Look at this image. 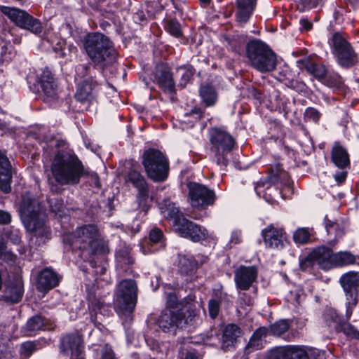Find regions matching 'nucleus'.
Returning a JSON list of instances; mask_svg holds the SVG:
<instances>
[{
	"label": "nucleus",
	"mask_w": 359,
	"mask_h": 359,
	"mask_svg": "<svg viewBox=\"0 0 359 359\" xmlns=\"http://www.w3.org/2000/svg\"><path fill=\"white\" fill-rule=\"evenodd\" d=\"M311 257L316 264L323 270H330L334 267V254L332 250L325 247H319L311 252Z\"/></svg>",
	"instance_id": "6ab92c4d"
},
{
	"label": "nucleus",
	"mask_w": 359,
	"mask_h": 359,
	"mask_svg": "<svg viewBox=\"0 0 359 359\" xmlns=\"http://www.w3.org/2000/svg\"><path fill=\"white\" fill-rule=\"evenodd\" d=\"M175 230L181 236L189 238L194 242H200L208 237V231L205 229L187 219L177 220Z\"/></svg>",
	"instance_id": "2eb2a0df"
},
{
	"label": "nucleus",
	"mask_w": 359,
	"mask_h": 359,
	"mask_svg": "<svg viewBox=\"0 0 359 359\" xmlns=\"http://www.w3.org/2000/svg\"><path fill=\"white\" fill-rule=\"evenodd\" d=\"M267 334L268 330L266 327H262L255 330L245 346V351L250 353L253 350L262 348L264 344V338Z\"/></svg>",
	"instance_id": "7c9ffc66"
},
{
	"label": "nucleus",
	"mask_w": 359,
	"mask_h": 359,
	"mask_svg": "<svg viewBox=\"0 0 359 359\" xmlns=\"http://www.w3.org/2000/svg\"><path fill=\"white\" fill-rule=\"evenodd\" d=\"M11 220V216L8 212L0 210V224H8Z\"/></svg>",
	"instance_id": "0e129e2a"
},
{
	"label": "nucleus",
	"mask_w": 359,
	"mask_h": 359,
	"mask_svg": "<svg viewBox=\"0 0 359 359\" xmlns=\"http://www.w3.org/2000/svg\"><path fill=\"white\" fill-rule=\"evenodd\" d=\"M267 359H288L285 346L276 347L271 349Z\"/></svg>",
	"instance_id": "8fccbe9b"
},
{
	"label": "nucleus",
	"mask_w": 359,
	"mask_h": 359,
	"mask_svg": "<svg viewBox=\"0 0 359 359\" xmlns=\"http://www.w3.org/2000/svg\"><path fill=\"white\" fill-rule=\"evenodd\" d=\"M42 97L46 102L51 103L57 99L60 89L52 72L44 69L39 77Z\"/></svg>",
	"instance_id": "4468645a"
},
{
	"label": "nucleus",
	"mask_w": 359,
	"mask_h": 359,
	"mask_svg": "<svg viewBox=\"0 0 359 359\" xmlns=\"http://www.w3.org/2000/svg\"><path fill=\"white\" fill-rule=\"evenodd\" d=\"M279 183L281 186L283 185L289 187L290 185L287 174L281 168L280 165L277 164L271 168L269 175L266 178L261 180L257 182L255 189L257 195L259 196L262 192L260 188L266 187V189H268L272 185H274L277 186L276 189H280L281 187H278Z\"/></svg>",
	"instance_id": "f8f14e48"
},
{
	"label": "nucleus",
	"mask_w": 359,
	"mask_h": 359,
	"mask_svg": "<svg viewBox=\"0 0 359 359\" xmlns=\"http://www.w3.org/2000/svg\"><path fill=\"white\" fill-rule=\"evenodd\" d=\"M55 182L60 185H74L85 173L82 162L72 151L62 149L57 151L50 166Z\"/></svg>",
	"instance_id": "f257e3e1"
},
{
	"label": "nucleus",
	"mask_w": 359,
	"mask_h": 359,
	"mask_svg": "<svg viewBox=\"0 0 359 359\" xmlns=\"http://www.w3.org/2000/svg\"><path fill=\"white\" fill-rule=\"evenodd\" d=\"M189 304H194L196 303L194 301H187L184 300L183 302H179L175 292L169 293L166 297V307L165 309H169L172 310H178L179 313H185L188 315V313L186 311V309H184L185 306H187Z\"/></svg>",
	"instance_id": "e433bc0d"
},
{
	"label": "nucleus",
	"mask_w": 359,
	"mask_h": 359,
	"mask_svg": "<svg viewBox=\"0 0 359 359\" xmlns=\"http://www.w3.org/2000/svg\"><path fill=\"white\" fill-rule=\"evenodd\" d=\"M190 203L195 208H203L214 203L215 192L207 187L196 182L188 185Z\"/></svg>",
	"instance_id": "9b49d317"
},
{
	"label": "nucleus",
	"mask_w": 359,
	"mask_h": 359,
	"mask_svg": "<svg viewBox=\"0 0 359 359\" xmlns=\"http://www.w3.org/2000/svg\"><path fill=\"white\" fill-rule=\"evenodd\" d=\"M312 229L306 227L298 228L293 233V241L297 244H306L311 238Z\"/></svg>",
	"instance_id": "a19ab883"
},
{
	"label": "nucleus",
	"mask_w": 359,
	"mask_h": 359,
	"mask_svg": "<svg viewBox=\"0 0 359 359\" xmlns=\"http://www.w3.org/2000/svg\"><path fill=\"white\" fill-rule=\"evenodd\" d=\"M138 287L135 280L123 279L116 285L114 294L115 309L123 323H130L132 313L135 310L137 300Z\"/></svg>",
	"instance_id": "20e7f679"
},
{
	"label": "nucleus",
	"mask_w": 359,
	"mask_h": 359,
	"mask_svg": "<svg viewBox=\"0 0 359 359\" xmlns=\"http://www.w3.org/2000/svg\"><path fill=\"white\" fill-rule=\"evenodd\" d=\"M289 327L290 323L288 320H279L267 328L268 334L279 337L286 332L289 330Z\"/></svg>",
	"instance_id": "79ce46f5"
},
{
	"label": "nucleus",
	"mask_w": 359,
	"mask_h": 359,
	"mask_svg": "<svg viewBox=\"0 0 359 359\" xmlns=\"http://www.w3.org/2000/svg\"><path fill=\"white\" fill-rule=\"evenodd\" d=\"M207 257L198 255L194 258L189 255H180L178 261V268L180 272L186 276H191L196 269L198 264H202L206 262Z\"/></svg>",
	"instance_id": "412c9836"
},
{
	"label": "nucleus",
	"mask_w": 359,
	"mask_h": 359,
	"mask_svg": "<svg viewBox=\"0 0 359 359\" xmlns=\"http://www.w3.org/2000/svg\"><path fill=\"white\" fill-rule=\"evenodd\" d=\"M178 73L180 74L182 78V82L180 85L184 86L190 80L193 75V72L191 69L180 67L178 69Z\"/></svg>",
	"instance_id": "864d4df0"
},
{
	"label": "nucleus",
	"mask_w": 359,
	"mask_h": 359,
	"mask_svg": "<svg viewBox=\"0 0 359 359\" xmlns=\"http://www.w3.org/2000/svg\"><path fill=\"white\" fill-rule=\"evenodd\" d=\"M22 295V291L20 287L16 288L15 290V292L13 294H11L9 297H7L8 299H9L13 302H18L19 300L21 299Z\"/></svg>",
	"instance_id": "e2e57ef3"
},
{
	"label": "nucleus",
	"mask_w": 359,
	"mask_h": 359,
	"mask_svg": "<svg viewBox=\"0 0 359 359\" xmlns=\"http://www.w3.org/2000/svg\"><path fill=\"white\" fill-rule=\"evenodd\" d=\"M100 359H116L114 353L109 346H105L102 348Z\"/></svg>",
	"instance_id": "bf43d9fd"
},
{
	"label": "nucleus",
	"mask_w": 359,
	"mask_h": 359,
	"mask_svg": "<svg viewBox=\"0 0 359 359\" xmlns=\"http://www.w3.org/2000/svg\"><path fill=\"white\" fill-rule=\"evenodd\" d=\"M83 341L79 334H69L62 340L61 350L64 354L70 355V359L83 354Z\"/></svg>",
	"instance_id": "f3484780"
},
{
	"label": "nucleus",
	"mask_w": 359,
	"mask_h": 359,
	"mask_svg": "<svg viewBox=\"0 0 359 359\" xmlns=\"http://www.w3.org/2000/svg\"><path fill=\"white\" fill-rule=\"evenodd\" d=\"M165 29L170 34L175 37H179L182 35L180 24L176 20H168Z\"/></svg>",
	"instance_id": "de8ad7c7"
},
{
	"label": "nucleus",
	"mask_w": 359,
	"mask_h": 359,
	"mask_svg": "<svg viewBox=\"0 0 359 359\" xmlns=\"http://www.w3.org/2000/svg\"><path fill=\"white\" fill-rule=\"evenodd\" d=\"M288 359H309L306 352L302 348L294 346H285Z\"/></svg>",
	"instance_id": "c03bdc74"
},
{
	"label": "nucleus",
	"mask_w": 359,
	"mask_h": 359,
	"mask_svg": "<svg viewBox=\"0 0 359 359\" xmlns=\"http://www.w3.org/2000/svg\"><path fill=\"white\" fill-rule=\"evenodd\" d=\"M26 327L27 331L29 332V334L32 335L39 330H51L53 326L46 322L41 316H36L27 321Z\"/></svg>",
	"instance_id": "72a5a7b5"
},
{
	"label": "nucleus",
	"mask_w": 359,
	"mask_h": 359,
	"mask_svg": "<svg viewBox=\"0 0 359 359\" xmlns=\"http://www.w3.org/2000/svg\"><path fill=\"white\" fill-rule=\"evenodd\" d=\"M338 64L343 67H350L358 62V54L351 46L335 55Z\"/></svg>",
	"instance_id": "473e14b6"
},
{
	"label": "nucleus",
	"mask_w": 359,
	"mask_h": 359,
	"mask_svg": "<svg viewBox=\"0 0 359 359\" xmlns=\"http://www.w3.org/2000/svg\"><path fill=\"white\" fill-rule=\"evenodd\" d=\"M200 95L207 106L213 105L217 100V94L212 86H202L200 90Z\"/></svg>",
	"instance_id": "ea45409f"
},
{
	"label": "nucleus",
	"mask_w": 359,
	"mask_h": 359,
	"mask_svg": "<svg viewBox=\"0 0 359 359\" xmlns=\"http://www.w3.org/2000/svg\"><path fill=\"white\" fill-rule=\"evenodd\" d=\"M208 309L211 318H215L217 316L219 311V302L216 299L210 300L208 303Z\"/></svg>",
	"instance_id": "5fc2aeb1"
},
{
	"label": "nucleus",
	"mask_w": 359,
	"mask_h": 359,
	"mask_svg": "<svg viewBox=\"0 0 359 359\" xmlns=\"http://www.w3.org/2000/svg\"><path fill=\"white\" fill-rule=\"evenodd\" d=\"M357 263V258L350 252H340L334 254V267Z\"/></svg>",
	"instance_id": "58836bf2"
},
{
	"label": "nucleus",
	"mask_w": 359,
	"mask_h": 359,
	"mask_svg": "<svg viewBox=\"0 0 359 359\" xmlns=\"http://www.w3.org/2000/svg\"><path fill=\"white\" fill-rule=\"evenodd\" d=\"M142 165L147 177L154 182L164 181L168 175V161L158 149L145 150L142 154Z\"/></svg>",
	"instance_id": "0eeeda50"
},
{
	"label": "nucleus",
	"mask_w": 359,
	"mask_h": 359,
	"mask_svg": "<svg viewBox=\"0 0 359 359\" xmlns=\"http://www.w3.org/2000/svg\"><path fill=\"white\" fill-rule=\"evenodd\" d=\"M338 64L343 67H350L358 62V54L351 46L335 55Z\"/></svg>",
	"instance_id": "2f4dec72"
},
{
	"label": "nucleus",
	"mask_w": 359,
	"mask_h": 359,
	"mask_svg": "<svg viewBox=\"0 0 359 359\" xmlns=\"http://www.w3.org/2000/svg\"><path fill=\"white\" fill-rule=\"evenodd\" d=\"M19 212L27 231L38 238H50V230L45 223V212L41 203L29 193L22 196Z\"/></svg>",
	"instance_id": "f03ea898"
},
{
	"label": "nucleus",
	"mask_w": 359,
	"mask_h": 359,
	"mask_svg": "<svg viewBox=\"0 0 359 359\" xmlns=\"http://www.w3.org/2000/svg\"><path fill=\"white\" fill-rule=\"evenodd\" d=\"M237 3V21L243 24L248 22L252 14L255 6L256 0H236Z\"/></svg>",
	"instance_id": "cd10ccee"
},
{
	"label": "nucleus",
	"mask_w": 359,
	"mask_h": 359,
	"mask_svg": "<svg viewBox=\"0 0 359 359\" xmlns=\"http://www.w3.org/2000/svg\"><path fill=\"white\" fill-rule=\"evenodd\" d=\"M241 334V329L237 325L233 324L226 325L222 335V348L233 346Z\"/></svg>",
	"instance_id": "c85d7f7f"
},
{
	"label": "nucleus",
	"mask_w": 359,
	"mask_h": 359,
	"mask_svg": "<svg viewBox=\"0 0 359 359\" xmlns=\"http://www.w3.org/2000/svg\"><path fill=\"white\" fill-rule=\"evenodd\" d=\"M60 280L58 276L53 271L49 269H44L39 276L37 289L41 292H48L56 287Z\"/></svg>",
	"instance_id": "b1692460"
},
{
	"label": "nucleus",
	"mask_w": 359,
	"mask_h": 359,
	"mask_svg": "<svg viewBox=\"0 0 359 359\" xmlns=\"http://www.w3.org/2000/svg\"><path fill=\"white\" fill-rule=\"evenodd\" d=\"M242 234L239 230H233L231 233V238L229 241L230 244H238L241 242Z\"/></svg>",
	"instance_id": "052dcab7"
},
{
	"label": "nucleus",
	"mask_w": 359,
	"mask_h": 359,
	"mask_svg": "<svg viewBox=\"0 0 359 359\" xmlns=\"http://www.w3.org/2000/svg\"><path fill=\"white\" fill-rule=\"evenodd\" d=\"M300 23L306 30H310L312 27V24L307 19H302Z\"/></svg>",
	"instance_id": "338daca9"
},
{
	"label": "nucleus",
	"mask_w": 359,
	"mask_h": 359,
	"mask_svg": "<svg viewBox=\"0 0 359 359\" xmlns=\"http://www.w3.org/2000/svg\"><path fill=\"white\" fill-rule=\"evenodd\" d=\"M164 246L163 231L158 228H154L151 230L149 238L145 241L142 248L144 254H148L163 248Z\"/></svg>",
	"instance_id": "5701e85b"
},
{
	"label": "nucleus",
	"mask_w": 359,
	"mask_h": 359,
	"mask_svg": "<svg viewBox=\"0 0 359 359\" xmlns=\"http://www.w3.org/2000/svg\"><path fill=\"white\" fill-rule=\"evenodd\" d=\"M84 50L95 65L103 69L116 61L118 53L109 38L100 32L88 34L83 39Z\"/></svg>",
	"instance_id": "7ed1b4c3"
},
{
	"label": "nucleus",
	"mask_w": 359,
	"mask_h": 359,
	"mask_svg": "<svg viewBox=\"0 0 359 359\" xmlns=\"http://www.w3.org/2000/svg\"><path fill=\"white\" fill-rule=\"evenodd\" d=\"M346 297H358L359 291V272L349 271L339 280Z\"/></svg>",
	"instance_id": "aec40b11"
},
{
	"label": "nucleus",
	"mask_w": 359,
	"mask_h": 359,
	"mask_svg": "<svg viewBox=\"0 0 359 359\" xmlns=\"http://www.w3.org/2000/svg\"><path fill=\"white\" fill-rule=\"evenodd\" d=\"M297 64L301 69H306L310 74L319 80L327 79L329 76L325 66L316 64L309 58L298 60ZM326 81L328 82L327 80Z\"/></svg>",
	"instance_id": "bb28decb"
},
{
	"label": "nucleus",
	"mask_w": 359,
	"mask_h": 359,
	"mask_svg": "<svg viewBox=\"0 0 359 359\" xmlns=\"http://www.w3.org/2000/svg\"><path fill=\"white\" fill-rule=\"evenodd\" d=\"M11 165L6 155L0 151V189L5 193L11 191Z\"/></svg>",
	"instance_id": "4be33fe9"
},
{
	"label": "nucleus",
	"mask_w": 359,
	"mask_h": 359,
	"mask_svg": "<svg viewBox=\"0 0 359 359\" xmlns=\"http://www.w3.org/2000/svg\"><path fill=\"white\" fill-rule=\"evenodd\" d=\"M100 240V233L95 225H85L78 228L73 233L66 234L64 243L81 250H96Z\"/></svg>",
	"instance_id": "6e6552de"
},
{
	"label": "nucleus",
	"mask_w": 359,
	"mask_h": 359,
	"mask_svg": "<svg viewBox=\"0 0 359 359\" xmlns=\"http://www.w3.org/2000/svg\"><path fill=\"white\" fill-rule=\"evenodd\" d=\"M304 116L306 120L317 123L321 117V114L313 107H308L305 111Z\"/></svg>",
	"instance_id": "3c124183"
},
{
	"label": "nucleus",
	"mask_w": 359,
	"mask_h": 359,
	"mask_svg": "<svg viewBox=\"0 0 359 359\" xmlns=\"http://www.w3.org/2000/svg\"><path fill=\"white\" fill-rule=\"evenodd\" d=\"M97 83L93 79L83 81L79 84L75 97L77 100L83 102L90 101L94 97V90Z\"/></svg>",
	"instance_id": "a878e982"
},
{
	"label": "nucleus",
	"mask_w": 359,
	"mask_h": 359,
	"mask_svg": "<svg viewBox=\"0 0 359 359\" xmlns=\"http://www.w3.org/2000/svg\"><path fill=\"white\" fill-rule=\"evenodd\" d=\"M304 299V294L302 290L295 288L290 291L285 296V299L293 305H298Z\"/></svg>",
	"instance_id": "49530a36"
},
{
	"label": "nucleus",
	"mask_w": 359,
	"mask_h": 359,
	"mask_svg": "<svg viewBox=\"0 0 359 359\" xmlns=\"http://www.w3.org/2000/svg\"><path fill=\"white\" fill-rule=\"evenodd\" d=\"M116 262L118 273L124 276L132 273L130 265L133 264V259L127 250H119L116 254Z\"/></svg>",
	"instance_id": "c756f323"
},
{
	"label": "nucleus",
	"mask_w": 359,
	"mask_h": 359,
	"mask_svg": "<svg viewBox=\"0 0 359 359\" xmlns=\"http://www.w3.org/2000/svg\"><path fill=\"white\" fill-rule=\"evenodd\" d=\"M262 236L266 248L280 250L286 242V233L281 228L269 225L262 230Z\"/></svg>",
	"instance_id": "dca6fc26"
},
{
	"label": "nucleus",
	"mask_w": 359,
	"mask_h": 359,
	"mask_svg": "<svg viewBox=\"0 0 359 359\" xmlns=\"http://www.w3.org/2000/svg\"><path fill=\"white\" fill-rule=\"evenodd\" d=\"M38 344L36 341H27L22 343L20 347V354L21 357L27 359L37 350Z\"/></svg>",
	"instance_id": "a18cd8bd"
},
{
	"label": "nucleus",
	"mask_w": 359,
	"mask_h": 359,
	"mask_svg": "<svg viewBox=\"0 0 359 359\" xmlns=\"http://www.w3.org/2000/svg\"><path fill=\"white\" fill-rule=\"evenodd\" d=\"M0 258L7 262H14L16 256L11 251L7 250V248H5V250H3L1 252H0Z\"/></svg>",
	"instance_id": "13d9d810"
},
{
	"label": "nucleus",
	"mask_w": 359,
	"mask_h": 359,
	"mask_svg": "<svg viewBox=\"0 0 359 359\" xmlns=\"http://www.w3.org/2000/svg\"><path fill=\"white\" fill-rule=\"evenodd\" d=\"M325 228L328 233H335L337 237H341L344 234L345 226L341 222H334L325 218Z\"/></svg>",
	"instance_id": "37998d69"
},
{
	"label": "nucleus",
	"mask_w": 359,
	"mask_h": 359,
	"mask_svg": "<svg viewBox=\"0 0 359 359\" xmlns=\"http://www.w3.org/2000/svg\"><path fill=\"white\" fill-rule=\"evenodd\" d=\"M0 11L17 26L38 34L41 32V22L25 11L15 7L0 6Z\"/></svg>",
	"instance_id": "9d476101"
},
{
	"label": "nucleus",
	"mask_w": 359,
	"mask_h": 359,
	"mask_svg": "<svg viewBox=\"0 0 359 359\" xmlns=\"http://www.w3.org/2000/svg\"><path fill=\"white\" fill-rule=\"evenodd\" d=\"M333 163L339 168H344L350 164L346 150L339 144H335L332 151Z\"/></svg>",
	"instance_id": "f704fd0d"
},
{
	"label": "nucleus",
	"mask_w": 359,
	"mask_h": 359,
	"mask_svg": "<svg viewBox=\"0 0 359 359\" xmlns=\"http://www.w3.org/2000/svg\"><path fill=\"white\" fill-rule=\"evenodd\" d=\"M347 172L344 171L337 172L334 178L338 184H341L346 179Z\"/></svg>",
	"instance_id": "69168bd1"
},
{
	"label": "nucleus",
	"mask_w": 359,
	"mask_h": 359,
	"mask_svg": "<svg viewBox=\"0 0 359 359\" xmlns=\"http://www.w3.org/2000/svg\"><path fill=\"white\" fill-rule=\"evenodd\" d=\"M91 177H92V180H93V183L94 184L95 187H98V188L100 187L101 184H100L98 176L95 173H93L91 175Z\"/></svg>",
	"instance_id": "774afa93"
},
{
	"label": "nucleus",
	"mask_w": 359,
	"mask_h": 359,
	"mask_svg": "<svg viewBox=\"0 0 359 359\" xmlns=\"http://www.w3.org/2000/svg\"><path fill=\"white\" fill-rule=\"evenodd\" d=\"M258 269L255 266H240L234 271V282L238 290H248L256 282Z\"/></svg>",
	"instance_id": "ddd939ff"
},
{
	"label": "nucleus",
	"mask_w": 359,
	"mask_h": 359,
	"mask_svg": "<svg viewBox=\"0 0 359 359\" xmlns=\"http://www.w3.org/2000/svg\"><path fill=\"white\" fill-rule=\"evenodd\" d=\"M126 181L131 182L138 190L139 198L145 201L149 198L147 184L143 175L137 170H132L127 175Z\"/></svg>",
	"instance_id": "393cba45"
},
{
	"label": "nucleus",
	"mask_w": 359,
	"mask_h": 359,
	"mask_svg": "<svg viewBox=\"0 0 359 359\" xmlns=\"http://www.w3.org/2000/svg\"><path fill=\"white\" fill-rule=\"evenodd\" d=\"M339 329L344 334L349 337L354 339L359 338V332L348 323H341L340 325Z\"/></svg>",
	"instance_id": "09e8293b"
},
{
	"label": "nucleus",
	"mask_w": 359,
	"mask_h": 359,
	"mask_svg": "<svg viewBox=\"0 0 359 359\" xmlns=\"http://www.w3.org/2000/svg\"><path fill=\"white\" fill-rule=\"evenodd\" d=\"M210 142L212 151L215 154V161L218 165H226L227 154L232 150L234 140L225 131L213 128L210 131Z\"/></svg>",
	"instance_id": "1a4fd4ad"
},
{
	"label": "nucleus",
	"mask_w": 359,
	"mask_h": 359,
	"mask_svg": "<svg viewBox=\"0 0 359 359\" xmlns=\"http://www.w3.org/2000/svg\"><path fill=\"white\" fill-rule=\"evenodd\" d=\"M188 313H179L178 310L165 309L158 316L157 325L165 332H173L193 321L196 316V305L189 304L184 308Z\"/></svg>",
	"instance_id": "423d86ee"
},
{
	"label": "nucleus",
	"mask_w": 359,
	"mask_h": 359,
	"mask_svg": "<svg viewBox=\"0 0 359 359\" xmlns=\"http://www.w3.org/2000/svg\"><path fill=\"white\" fill-rule=\"evenodd\" d=\"M155 81L165 92L172 93L175 91V82L169 68L163 65H158L154 73Z\"/></svg>",
	"instance_id": "a211bd4d"
},
{
	"label": "nucleus",
	"mask_w": 359,
	"mask_h": 359,
	"mask_svg": "<svg viewBox=\"0 0 359 359\" xmlns=\"http://www.w3.org/2000/svg\"><path fill=\"white\" fill-rule=\"evenodd\" d=\"M358 297H346V316L349 319L352 315L353 309L356 306L358 303Z\"/></svg>",
	"instance_id": "603ef678"
},
{
	"label": "nucleus",
	"mask_w": 359,
	"mask_h": 359,
	"mask_svg": "<svg viewBox=\"0 0 359 359\" xmlns=\"http://www.w3.org/2000/svg\"><path fill=\"white\" fill-rule=\"evenodd\" d=\"M247 57L251 66L262 73L273 71L277 65L276 54L266 43L259 40L248 43Z\"/></svg>",
	"instance_id": "39448f33"
},
{
	"label": "nucleus",
	"mask_w": 359,
	"mask_h": 359,
	"mask_svg": "<svg viewBox=\"0 0 359 359\" xmlns=\"http://www.w3.org/2000/svg\"><path fill=\"white\" fill-rule=\"evenodd\" d=\"M161 212L165 217L173 219V224L175 228L177 220L186 219L182 216V215L180 214L178 208L174 203H169L165 204L164 206L161 207Z\"/></svg>",
	"instance_id": "4c0bfd02"
},
{
	"label": "nucleus",
	"mask_w": 359,
	"mask_h": 359,
	"mask_svg": "<svg viewBox=\"0 0 359 359\" xmlns=\"http://www.w3.org/2000/svg\"><path fill=\"white\" fill-rule=\"evenodd\" d=\"M50 207L53 212L56 214L62 212L64 205L62 200L55 199L54 201L53 199L49 201Z\"/></svg>",
	"instance_id": "4d7b16f0"
},
{
	"label": "nucleus",
	"mask_w": 359,
	"mask_h": 359,
	"mask_svg": "<svg viewBox=\"0 0 359 359\" xmlns=\"http://www.w3.org/2000/svg\"><path fill=\"white\" fill-rule=\"evenodd\" d=\"M89 67L85 65H79L76 68V76L83 78L88 74Z\"/></svg>",
	"instance_id": "680f3d73"
},
{
	"label": "nucleus",
	"mask_w": 359,
	"mask_h": 359,
	"mask_svg": "<svg viewBox=\"0 0 359 359\" xmlns=\"http://www.w3.org/2000/svg\"><path fill=\"white\" fill-rule=\"evenodd\" d=\"M332 48V52L334 55H337L339 52L346 49L351 45L347 39L340 33H334L329 41Z\"/></svg>",
	"instance_id": "c9c22d12"
},
{
	"label": "nucleus",
	"mask_w": 359,
	"mask_h": 359,
	"mask_svg": "<svg viewBox=\"0 0 359 359\" xmlns=\"http://www.w3.org/2000/svg\"><path fill=\"white\" fill-rule=\"evenodd\" d=\"M316 264L313 257H311V252L304 259L300 262V268L303 271H307L311 269L313 264Z\"/></svg>",
	"instance_id": "6e6d98bb"
}]
</instances>
